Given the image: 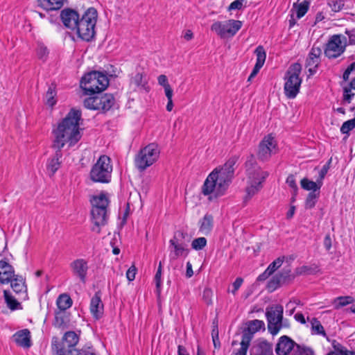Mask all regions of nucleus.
<instances>
[{"label":"nucleus","instance_id":"30","mask_svg":"<svg viewBox=\"0 0 355 355\" xmlns=\"http://www.w3.org/2000/svg\"><path fill=\"white\" fill-rule=\"evenodd\" d=\"M64 0H37L38 6L46 10L60 9Z\"/></svg>","mask_w":355,"mask_h":355},{"label":"nucleus","instance_id":"20","mask_svg":"<svg viewBox=\"0 0 355 355\" xmlns=\"http://www.w3.org/2000/svg\"><path fill=\"white\" fill-rule=\"evenodd\" d=\"M14 342L24 348H29L31 346V333L27 329L17 331L13 336Z\"/></svg>","mask_w":355,"mask_h":355},{"label":"nucleus","instance_id":"13","mask_svg":"<svg viewBox=\"0 0 355 355\" xmlns=\"http://www.w3.org/2000/svg\"><path fill=\"white\" fill-rule=\"evenodd\" d=\"M69 267L73 275L78 277L80 282L85 284L89 270L87 261L84 259H77L70 263Z\"/></svg>","mask_w":355,"mask_h":355},{"label":"nucleus","instance_id":"9","mask_svg":"<svg viewBox=\"0 0 355 355\" xmlns=\"http://www.w3.org/2000/svg\"><path fill=\"white\" fill-rule=\"evenodd\" d=\"M347 46L346 36L338 34L330 37L324 49V54L329 59H334L341 55Z\"/></svg>","mask_w":355,"mask_h":355},{"label":"nucleus","instance_id":"10","mask_svg":"<svg viewBox=\"0 0 355 355\" xmlns=\"http://www.w3.org/2000/svg\"><path fill=\"white\" fill-rule=\"evenodd\" d=\"M283 310L282 305H275L266 309L268 329L272 335H276L282 327Z\"/></svg>","mask_w":355,"mask_h":355},{"label":"nucleus","instance_id":"60","mask_svg":"<svg viewBox=\"0 0 355 355\" xmlns=\"http://www.w3.org/2000/svg\"><path fill=\"white\" fill-rule=\"evenodd\" d=\"M64 349L66 352V355H82V349L78 350L75 348V347H64Z\"/></svg>","mask_w":355,"mask_h":355},{"label":"nucleus","instance_id":"39","mask_svg":"<svg viewBox=\"0 0 355 355\" xmlns=\"http://www.w3.org/2000/svg\"><path fill=\"white\" fill-rule=\"evenodd\" d=\"M3 295L5 300L7 303V306L11 310H16L20 307V303L17 301L13 296L10 295L9 291H4Z\"/></svg>","mask_w":355,"mask_h":355},{"label":"nucleus","instance_id":"45","mask_svg":"<svg viewBox=\"0 0 355 355\" xmlns=\"http://www.w3.org/2000/svg\"><path fill=\"white\" fill-rule=\"evenodd\" d=\"M98 101V96L89 97L84 101L83 104L87 109L98 110L99 107Z\"/></svg>","mask_w":355,"mask_h":355},{"label":"nucleus","instance_id":"46","mask_svg":"<svg viewBox=\"0 0 355 355\" xmlns=\"http://www.w3.org/2000/svg\"><path fill=\"white\" fill-rule=\"evenodd\" d=\"M284 257H279L273 261L266 268L269 274H272L276 271L283 263L284 261Z\"/></svg>","mask_w":355,"mask_h":355},{"label":"nucleus","instance_id":"16","mask_svg":"<svg viewBox=\"0 0 355 355\" xmlns=\"http://www.w3.org/2000/svg\"><path fill=\"white\" fill-rule=\"evenodd\" d=\"M169 248L171 247L173 248V250H171L170 253V257L171 259L175 260L179 257L187 256L189 250L187 248V245L182 243H180L175 235L169 241Z\"/></svg>","mask_w":355,"mask_h":355},{"label":"nucleus","instance_id":"33","mask_svg":"<svg viewBox=\"0 0 355 355\" xmlns=\"http://www.w3.org/2000/svg\"><path fill=\"white\" fill-rule=\"evenodd\" d=\"M301 187L303 189L306 191H311V192L316 193L317 191H319L321 186L322 182H315L313 181L309 180L307 178H303L300 182Z\"/></svg>","mask_w":355,"mask_h":355},{"label":"nucleus","instance_id":"35","mask_svg":"<svg viewBox=\"0 0 355 355\" xmlns=\"http://www.w3.org/2000/svg\"><path fill=\"white\" fill-rule=\"evenodd\" d=\"M51 349L53 355H66L64 347L62 342L58 340V337H53L51 342Z\"/></svg>","mask_w":355,"mask_h":355},{"label":"nucleus","instance_id":"54","mask_svg":"<svg viewBox=\"0 0 355 355\" xmlns=\"http://www.w3.org/2000/svg\"><path fill=\"white\" fill-rule=\"evenodd\" d=\"M315 268L309 266H302L297 268L295 272L297 275H311L315 272Z\"/></svg>","mask_w":355,"mask_h":355},{"label":"nucleus","instance_id":"48","mask_svg":"<svg viewBox=\"0 0 355 355\" xmlns=\"http://www.w3.org/2000/svg\"><path fill=\"white\" fill-rule=\"evenodd\" d=\"M54 326L58 328H64L66 327V322L63 315L62 311L55 312Z\"/></svg>","mask_w":355,"mask_h":355},{"label":"nucleus","instance_id":"50","mask_svg":"<svg viewBox=\"0 0 355 355\" xmlns=\"http://www.w3.org/2000/svg\"><path fill=\"white\" fill-rule=\"evenodd\" d=\"M294 354L295 355H314V352L309 347L296 345Z\"/></svg>","mask_w":355,"mask_h":355},{"label":"nucleus","instance_id":"18","mask_svg":"<svg viewBox=\"0 0 355 355\" xmlns=\"http://www.w3.org/2000/svg\"><path fill=\"white\" fill-rule=\"evenodd\" d=\"M296 343L288 336H283L280 337L277 346L276 353L277 355H288L291 350L296 347Z\"/></svg>","mask_w":355,"mask_h":355},{"label":"nucleus","instance_id":"34","mask_svg":"<svg viewBox=\"0 0 355 355\" xmlns=\"http://www.w3.org/2000/svg\"><path fill=\"white\" fill-rule=\"evenodd\" d=\"M10 282L12 290L17 293H21L25 289V282L21 276L15 275Z\"/></svg>","mask_w":355,"mask_h":355},{"label":"nucleus","instance_id":"43","mask_svg":"<svg viewBox=\"0 0 355 355\" xmlns=\"http://www.w3.org/2000/svg\"><path fill=\"white\" fill-rule=\"evenodd\" d=\"M320 196V192L314 193V192H310L306 199L305 201V208L306 209H312L315 207L318 199Z\"/></svg>","mask_w":355,"mask_h":355},{"label":"nucleus","instance_id":"62","mask_svg":"<svg viewBox=\"0 0 355 355\" xmlns=\"http://www.w3.org/2000/svg\"><path fill=\"white\" fill-rule=\"evenodd\" d=\"M354 96V93H351V89L345 87L344 88L343 98L348 103H350L352 98Z\"/></svg>","mask_w":355,"mask_h":355},{"label":"nucleus","instance_id":"61","mask_svg":"<svg viewBox=\"0 0 355 355\" xmlns=\"http://www.w3.org/2000/svg\"><path fill=\"white\" fill-rule=\"evenodd\" d=\"M243 0H236L230 3L228 9L232 10H240L242 8Z\"/></svg>","mask_w":355,"mask_h":355},{"label":"nucleus","instance_id":"1","mask_svg":"<svg viewBox=\"0 0 355 355\" xmlns=\"http://www.w3.org/2000/svg\"><path fill=\"white\" fill-rule=\"evenodd\" d=\"M81 119L80 110L71 109L67 116L53 129V148L62 149L65 144L74 146L81 139L79 121Z\"/></svg>","mask_w":355,"mask_h":355},{"label":"nucleus","instance_id":"42","mask_svg":"<svg viewBox=\"0 0 355 355\" xmlns=\"http://www.w3.org/2000/svg\"><path fill=\"white\" fill-rule=\"evenodd\" d=\"M246 171L248 176H250V172L257 171L258 169L262 170L260 166L257 164L255 158L253 155H251L245 162Z\"/></svg>","mask_w":355,"mask_h":355},{"label":"nucleus","instance_id":"44","mask_svg":"<svg viewBox=\"0 0 355 355\" xmlns=\"http://www.w3.org/2000/svg\"><path fill=\"white\" fill-rule=\"evenodd\" d=\"M311 323L312 331H314L315 334L322 335L323 336H327L323 326L321 324L320 322L317 318H313L311 321Z\"/></svg>","mask_w":355,"mask_h":355},{"label":"nucleus","instance_id":"55","mask_svg":"<svg viewBox=\"0 0 355 355\" xmlns=\"http://www.w3.org/2000/svg\"><path fill=\"white\" fill-rule=\"evenodd\" d=\"M213 291L209 288H205L203 291L202 298L205 302L210 305L212 304Z\"/></svg>","mask_w":355,"mask_h":355},{"label":"nucleus","instance_id":"28","mask_svg":"<svg viewBox=\"0 0 355 355\" xmlns=\"http://www.w3.org/2000/svg\"><path fill=\"white\" fill-rule=\"evenodd\" d=\"M98 110H101L103 112L108 111L114 104V98L112 94H105L101 96H98Z\"/></svg>","mask_w":355,"mask_h":355},{"label":"nucleus","instance_id":"51","mask_svg":"<svg viewBox=\"0 0 355 355\" xmlns=\"http://www.w3.org/2000/svg\"><path fill=\"white\" fill-rule=\"evenodd\" d=\"M327 355H355L354 351H348L344 347L339 345V347H335V351L330 352Z\"/></svg>","mask_w":355,"mask_h":355},{"label":"nucleus","instance_id":"58","mask_svg":"<svg viewBox=\"0 0 355 355\" xmlns=\"http://www.w3.org/2000/svg\"><path fill=\"white\" fill-rule=\"evenodd\" d=\"M243 279L241 277H237L236 280L233 282L232 286L233 289L231 291L233 295L236 293V291L240 288L243 284Z\"/></svg>","mask_w":355,"mask_h":355},{"label":"nucleus","instance_id":"49","mask_svg":"<svg viewBox=\"0 0 355 355\" xmlns=\"http://www.w3.org/2000/svg\"><path fill=\"white\" fill-rule=\"evenodd\" d=\"M49 55V50L43 44L38 43L37 47V55L39 59L46 60Z\"/></svg>","mask_w":355,"mask_h":355},{"label":"nucleus","instance_id":"12","mask_svg":"<svg viewBox=\"0 0 355 355\" xmlns=\"http://www.w3.org/2000/svg\"><path fill=\"white\" fill-rule=\"evenodd\" d=\"M277 142L270 135L265 136L258 146L257 156L261 162L268 161L272 154L276 153Z\"/></svg>","mask_w":355,"mask_h":355},{"label":"nucleus","instance_id":"63","mask_svg":"<svg viewBox=\"0 0 355 355\" xmlns=\"http://www.w3.org/2000/svg\"><path fill=\"white\" fill-rule=\"evenodd\" d=\"M158 83L166 88V85H170L168 83V78L165 75H160L157 78Z\"/></svg>","mask_w":355,"mask_h":355},{"label":"nucleus","instance_id":"26","mask_svg":"<svg viewBox=\"0 0 355 355\" xmlns=\"http://www.w3.org/2000/svg\"><path fill=\"white\" fill-rule=\"evenodd\" d=\"M90 202L92 209H107L110 201L104 193H101L98 196H92Z\"/></svg>","mask_w":355,"mask_h":355},{"label":"nucleus","instance_id":"11","mask_svg":"<svg viewBox=\"0 0 355 355\" xmlns=\"http://www.w3.org/2000/svg\"><path fill=\"white\" fill-rule=\"evenodd\" d=\"M268 175V172L259 169L257 170V171L250 172V176H248V187L245 189L247 193L245 197V200H250L261 190L262 183Z\"/></svg>","mask_w":355,"mask_h":355},{"label":"nucleus","instance_id":"25","mask_svg":"<svg viewBox=\"0 0 355 355\" xmlns=\"http://www.w3.org/2000/svg\"><path fill=\"white\" fill-rule=\"evenodd\" d=\"M321 53V49L314 45L306 60V67H313L314 68H317L320 63V56Z\"/></svg>","mask_w":355,"mask_h":355},{"label":"nucleus","instance_id":"59","mask_svg":"<svg viewBox=\"0 0 355 355\" xmlns=\"http://www.w3.org/2000/svg\"><path fill=\"white\" fill-rule=\"evenodd\" d=\"M354 71H355V62H352L343 73V78L344 80H348L350 73Z\"/></svg>","mask_w":355,"mask_h":355},{"label":"nucleus","instance_id":"5","mask_svg":"<svg viewBox=\"0 0 355 355\" xmlns=\"http://www.w3.org/2000/svg\"><path fill=\"white\" fill-rule=\"evenodd\" d=\"M302 65L295 62L292 64L286 71L284 83V94L288 98H294L300 92L302 79L300 75Z\"/></svg>","mask_w":355,"mask_h":355},{"label":"nucleus","instance_id":"41","mask_svg":"<svg viewBox=\"0 0 355 355\" xmlns=\"http://www.w3.org/2000/svg\"><path fill=\"white\" fill-rule=\"evenodd\" d=\"M55 96H56L55 87V86L51 85L49 87V89L46 93V96H45L46 103L48 105L53 107L56 103V99L55 98Z\"/></svg>","mask_w":355,"mask_h":355},{"label":"nucleus","instance_id":"32","mask_svg":"<svg viewBox=\"0 0 355 355\" xmlns=\"http://www.w3.org/2000/svg\"><path fill=\"white\" fill-rule=\"evenodd\" d=\"M56 304L60 311H64L72 305V300L67 294H61L57 299Z\"/></svg>","mask_w":355,"mask_h":355},{"label":"nucleus","instance_id":"24","mask_svg":"<svg viewBox=\"0 0 355 355\" xmlns=\"http://www.w3.org/2000/svg\"><path fill=\"white\" fill-rule=\"evenodd\" d=\"M55 150V153L54 155L48 160L46 168L48 172L50 173L51 175H54V173L58 170L60 166L61 162L60 159L62 157V153L61 149L54 148Z\"/></svg>","mask_w":355,"mask_h":355},{"label":"nucleus","instance_id":"6","mask_svg":"<svg viewBox=\"0 0 355 355\" xmlns=\"http://www.w3.org/2000/svg\"><path fill=\"white\" fill-rule=\"evenodd\" d=\"M112 166L107 155H101L92 166L89 177L94 182L108 183L111 181Z\"/></svg>","mask_w":355,"mask_h":355},{"label":"nucleus","instance_id":"29","mask_svg":"<svg viewBox=\"0 0 355 355\" xmlns=\"http://www.w3.org/2000/svg\"><path fill=\"white\" fill-rule=\"evenodd\" d=\"M63 343L64 347H76L79 342L78 335L73 331H69L64 333L62 340H60Z\"/></svg>","mask_w":355,"mask_h":355},{"label":"nucleus","instance_id":"22","mask_svg":"<svg viewBox=\"0 0 355 355\" xmlns=\"http://www.w3.org/2000/svg\"><path fill=\"white\" fill-rule=\"evenodd\" d=\"M90 311L96 320L101 318L103 314V304L98 293H96L91 300Z\"/></svg>","mask_w":355,"mask_h":355},{"label":"nucleus","instance_id":"17","mask_svg":"<svg viewBox=\"0 0 355 355\" xmlns=\"http://www.w3.org/2000/svg\"><path fill=\"white\" fill-rule=\"evenodd\" d=\"M250 355H273L272 346L265 340H258L252 346Z\"/></svg>","mask_w":355,"mask_h":355},{"label":"nucleus","instance_id":"4","mask_svg":"<svg viewBox=\"0 0 355 355\" xmlns=\"http://www.w3.org/2000/svg\"><path fill=\"white\" fill-rule=\"evenodd\" d=\"M109 85L107 77L103 73L92 71L85 74L80 80V87L85 94L92 95L105 90Z\"/></svg>","mask_w":355,"mask_h":355},{"label":"nucleus","instance_id":"47","mask_svg":"<svg viewBox=\"0 0 355 355\" xmlns=\"http://www.w3.org/2000/svg\"><path fill=\"white\" fill-rule=\"evenodd\" d=\"M327 4L334 12L340 11L345 6L344 0H327Z\"/></svg>","mask_w":355,"mask_h":355},{"label":"nucleus","instance_id":"31","mask_svg":"<svg viewBox=\"0 0 355 355\" xmlns=\"http://www.w3.org/2000/svg\"><path fill=\"white\" fill-rule=\"evenodd\" d=\"M130 85H133L135 86V89L137 88L139 89H144L146 92H148L149 90L147 82L144 79L143 74L141 73H137L131 78Z\"/></svg>","mask_w":355,"mask_h":355},{"label":"nucleus","instance_id":"23","mask_svg":"<svg viewBox=\"0 0 355 355\" xmlns=\"http://www.w3.org/2000/svg\"><path fill=\"white\" fill-rule=\"evenodd\" d=\"M247 328L243 330L242 336H247L252 340L254 334L261 329L265 330V324L263 321L259 320H250L247 323Z\"/></svg>","mask_w":355,"mask_h":355},{"label":"nucleus","instance_id":"2","mask_svg":"<svg viewBox=\"0 0 355 355\" xmlns=\"http://www.w3.org/2000/svg\"><path fill=\"white\" fill-rule=\"evenodd\" d=\"M236 162V159L232 157L220 168H215L206 178L202 187V193L205 196L214 194L216 198L223 196L234 176Z\"/></svg>","mask_w":355,"mask_h":355},{"label":"nucleus","instance_id":"3","mask_svg":"<svg viewBox=\"0 0 355 355\" xmlns=\"http://www.w3.org/2000/svg\"><path fill=\"white\" fill-rule=\"evenodd\" d=\"M97 19L98 12L96 9L92 7L89 8L82 15L81 17H80L74 33L83 40L91 41L96 34L95 28Z\"/></svg>","mask_w":355,"mask_h":355},{"label":"nucleus","instance_id":"40","mask_svg":"<svg viewBox=\"0 0 355 355\" xmlns=\"http://www.w3.org/2000/svg\"><path fill=\"white\" fill-rule=\"evenodd\" d=\"M250 338L247 336H242L241 342V347L237 352L234 353V355H247V352L250 343Z\"/></svg>","mask_w":355,"mask_h":355},{"label":"nucleus","instance_id":"21","mask_svg":"<svg viewBox=\"0 0 355 355\" xmlns=\"http://www.w3.org/2000/svg\"><path fill=\"white\" fill-rule=\"evenodd\" d=\"M15 277L13 267L7 261H0V283L8 284Z\"/></svg>","mask_w":355,"mask_h":355},{"label":"nucleus","instance_id":"64","mask_svg":"<svg viewBox=\"0 0 355 355\" xmlns=\"http://www.w3.org/2000/svg\"><path fill=\"white\" fill-rule=\"evenodd\" d=\"M345 33L349 37V44H355V31L354 30H350V31H346Z\"/></svg>","mask_w":355,"mask_h":355},{"label":"nucleus","instance_id":"14","mask_svg":"<svg viewBox=\"0 0 355 355\" xmlns=\"http://www.w3.org/2000/svg\"><path fill=\"white\" fill-rule=\"evenodd\" d=\"M91 215L92 220L94 224L92 230L99 234L101 227L105 226L107 223V209H92Z\"/></svg>","mask_w":355,"mask_h":355},{"label":"nucleus","instance_id":"52","mask_svg":"<svg viewBox=\"0 0 355 355\" xmlns=\"http://www.w3.org/2000/svg\"><path fill=\"white\" fill-rule=\"evenodd\" d=\"M207 245V239L205 237L195 239L191 243L192 248L196 250H202Z\"/></svg>","mask_w":355,"mask_h":355},{"label":"nucleus","instance_id":"8","mask_svg":"<svg viewBox=\"0 0 355 355\" xmlns=\"http://www.w3.org/2000/svg\"><path fill=\"white\" fill-rule=\"evenodd\" d=\"M241 26L242 21L239 20L217 21L211 26V31L215 32L220 38H230L234 36Z\"/></svg>","mask_w":355,"mask_h":355},{"label":"nucleus","instance_id":"57","mask_svg":"<svg viewBox=\"0 0 355 355\" xmlns=\"http://www.w3.org/2000/svg\"><path fill=\"white\" fill-rule=\"evenodd\" d=\"M137 272V268L135 266H132L129 268V269L126 272V277L128 281H133L135 278V275Z\"/></svg>","mask_w":355,"mask_h":355},{"label":"nucleus","instance_id":"15","mask_svg":"<svg viewBox=\"0 0 355 355\" xmlns=\"http://www.w3.org/2000/svg\"><path fill=\"white\" fill-rule=\"evenodd\" d=\"M60 18L64 26L74 32L80 18L78 12L71 8H65L61 11Z\"/></svg>","mask_w":355,"mask_h":355},{"label":"nucleus","instance_id":"56","mask_svg":"<svg viewBox=\"0 0 355 355\" xmlns=\"http://www.w3.org/2000/svg\"><path fill=\"white\" fill-rule=\"evenodd\" d=\"M286 182L292 190H295V191H298V187L293 175H289L286 178Z\"/></svg>","mask_w":355,"mask_h":355},{"label":"nucleus","instance_id":"53","mask_svg":"<svg viewBox=\"0 0 355 355\" xmlns=\"http://www.w3.org/2000/svg\"><path fill=\"white\" fill-rule=\"evenodd\" d=\"M161 277H162V263H159V267L155 275V282L156 285V291L158 295L161 293Z\"/></svg>","mask_w":355,"mask_h":355},{"label":"nucleus","instance_id":"7","mask_svg":"<svg viewBox=\"0 0 355 355\" xmlns=\"http://www.w3.org/2000/svg\"><path fill=\"white\" fill-rule=\"evenodd\" d=\"M159 153L160 151L157 144L152 143L147 145L141 149L135 157L136 167L140 171H144L158 159Z\"/></svg>","mask_w":355,"mask_h":355},{"label":"nucleus","instance_id":"27","mask_svg":"<svg viewBox=\"0 0 355 355\" xmlns=\"http://www.w3.org/2000/svg\"><path fill=\"white\" fill-rule=\"evenodd\" d=\"M199 231L204 235H208L212 230L214 226V218L210 214H205L200 220Z\"/></svg>","mask_w":355,"mask_h":355},{"label":"nucleus","instance_id":"37","mask_svg":"<svg viewBox=\"0 0 355 355\" xmlns=\"http://www.w3.org/2000/svg\"><path fill=\"white\" fill-rule=\"evenodd\" d=\"M309 8V2L304 1L303 2L296 4H293V9L296 11V15L297 19L302 18L308 11Z\"/></svg>","mask_w":355,"mask_h":355},{"label":"nucleus","instance_id":"36","mask_svg":"<svg viewBox=\"0 0 355 355\" xmlns=\"http://www.w3.org/2000/svg\"><path fill=\"white\" fill-rule=\"evenodd\" d=\"M284 274H277L268 282L267 288L270 292L275 291L283 282Z\"/></svg>","mask_w":355,"mask_h":355},{"label":"nucleus","instance_id":"19","mask_svg":"<svg viewBox=\"0 0 355 355\" xmlns=\"http://www.w3.org/2000/svg\"><path fill=\"white\" fill-rule=\"evenodd\" d=\"M254 53L257 56V62L252 71L248 77V81L249 82L257 75L264 64L266 58V53L262 46H258L254 51Z\"/></svg>","mask_w":355,"mask_h":355},{"label":"nucleus","instance_id":"38","mask_svg":"<svg viewBox=\"0 0 355 355\" xmlns=\"http://www.w3.org/2000/svg\"><path fill=\"white\" fill-rule=\"evenodd\" d=\"M354 300L350 296H341L335 298L334 300L333 304H334L336 309H339L343 306L352 304Z\"/></svg>","mask_w":355,"mask_h":355}]
</instances>
